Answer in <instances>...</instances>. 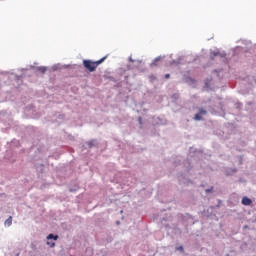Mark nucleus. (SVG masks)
<instances>
[{"label":"nucleus","instance_id":"423d86ee","mask_svg":"<svg viewBox=\"0 0 256 256\" xmlns=\"http://www.w3.org/2000/svg\"><path fill=\"white\" fill-rule=\"evenodd\" d=\"M194 119L196 121H201L202 117H201V114L197 113L195 116H194Z\"/></svg>","mask_w":256,"mask_h":256},{"label":"nucleus","instance_id":"f257e3e1","mask_svg":"<svg viewBox=\"0 0 256 256\" xmlns=\"http://www.w3.org/2000/svg\"><path fill=\"white\" fill-rule=\"evenodd\" d=\"M105 59H107V56H104L98 61L84 60L83 65L85 69H87V71H90V73H93V71H96L97 66L101 65V63H103Z\"/></svg>","mask_w":256,"mask_h":256},{"label":"nucleus","instance_id":"7ed1b4c3","mask_svg":"<svg viewBox=\"0 0 256 256\" xmlns=\"http://www.w3.org/2000/svg\"><path fill=\"white\" fill-rule=\"evenodd\" d=\"M5 225H7V227H11V225H13V217H9L6 221H5Z\"/></svg>","mask_w":256,"mask_h":256},{"label":"nucleus","instance_id":"0eeeda50","mask_svg":"<svg viewBox=\"0 0 256 256\" xmlns=\"http://www.w3.org/2000/svg\"><path fill=\"white\" fill-rule=\"evenodd\" d=\"M199 114L200 115H207V111L204 110L203 108H201L200 111H199Z\"/></svg>","mask_w":256,"mask_h":256},{"label":"nucleus","instance_id":"1a4fd4ad","mask_svg":"<svg viewBox=\"0 0 256 256\" xmlns=\"http://www.w3.org/2000/svg\"><path fill=\"white\" fill-rule=\"evenodd\" d=\"M170 77H171V75H169V74L165 75V79H169Z\"/></svg>","mask_w":256,"mask_h":256},{"label":"nucleus","instance_id":"39448f33","mask_svg":"<svg viewBox=\"0 0 256 256\" xmlns=\"http://www.w3.org/2000/svg\"><path fill=\"white\" fill-rule=\"evenodd\" d=\"M38 71H40V73H46L47 72V68L42 66L38 68Z\"/></svg>","mask_w":256,"mask_h":256},{"label":"nucleus","instance_id":"9d476101","mask_svg":"<svg viewBox=\"0 0 256 256\" xmlns=\"http://www.w3.org/2000/svg\"><path fill=\"white\" fill-rule=\"evenodd\" d=\"M178 251H183V246H180V247L178 248Z\"/></svg>","mask_w":256,"mask_h":256},{"label":"nucleus","instance_id":"20e7f679","mask_svg":"<svg viewBox=\"0 0 256 256\" xmlns=\"http://www.w3.org/2000/svg\"><path fill=\"white\" fill-rule=\"evenodd\" d=\"M47 239H54V241H57V239H59V236H55V235H53V234H49V235L47 236Z\"/></svg>","mask_w":256,"mask_h":256},{"label":"nucleus","instance_id":"f03ea898","mask_svg":"<svg viewBox=\"0 0 256 256\" xmlns=\"http://www.w3.org/2000/svg\"><path fill=\"white\" fill-rule=\"evenodd\" d=\"M251 203H253V201L249 197L245 196L242 198V205L249 206Z\"/></svg>","mask_w":256,"mask_h":256},{"label":"nucleus","instance_id":"6e6552de","mask_svg":"<svg viewBox=\"0 0 256 256\" xmlns=\"http://www.w3.org/2000/svg\"><path fill=\"white\" fill-rule=\"evenodd\" d=\"M48 245H50V247H55V242L51 243L50 242H47Z\"/></svg>","mask_w":256,"mask_h":256}]
</instances>
